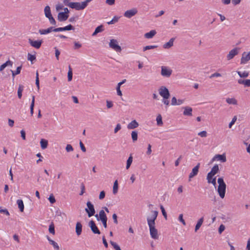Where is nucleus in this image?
<instances>
[{"label": "nucleus", "instance_id": "1", "mask_svg": "<svg viewBox=\"0 0 250 250\" xmlns=\"http://www.w3.org/2000/svg\"><path fill=\"white\" fill-rule=\"evenodd\" d=\"M92 0H85L82 2H71L67 4V6L76 10H82L84 9L88 5V3Z\"/></svg>", "mask_w": 250, "mask_h": 250}, {"label": "nucleus", "instance_id": "2", "mask_svg": "<svg viewBox=\"0 0 250 250\" xmlns=\"http://www.w3.org/2000/svg\"><path fill=\"white\" fill-rule=\"evenodd\" d=\"M155 220H147V223L149 228L150 234L154 239L158 238V230L155 228Z\"/></svg>", "mask_w": 250, "mask_h": 250}, {"label": "nucleus", "instance_id": "3", "mask_svg": "<svg viewBox=\"0 0 250 250\" xmlns=\"http://www.w3.org/2000/svg\"><path fill=\"white\" fill-rule=\"evenodd\" d=\"M217 182L219 184L217 188V191L220 197L223 199L225 196L226 185L224 182V179L222 177L219 178L218 179Z\"/></svg>", "mask_w": 250, "mask_h": 250}, {"label": "nucleus", "instance_id": "4", "mask_svg": "<svg viewBox=\"0 0 250 250\" xmlns=\"http://www.w3.org/2000/svg\"><path fill=\"white\" fill-rule=\"evenodd\" d=\"M85 211L87 213L89 218L94 216L95 213V210L94 205L90 201H87L86 203V208Z\"/></svg>", "mask_w": 250, "mask_h": 250}, {"label": "nucleus", "instance_id": "5", "mask_svg": "<svg viewBox=\"0 0 250 250\" xmlns=\"http://www.w3.org/2000/svg\"><path fill=\"white\" fill-rule=\"evenodd\" d=\"M159 94L165 99H168L170 97L168 89L165 86H162L159 89Z\"/></svg>", "mask_w": 250, "mask_h": 250}, {"label": "nucleus", "instance_id": "6", "mask_svg": "<svg viewBox=\"0 0 250 250\" xmlns=\"http://www.w3.org/2000/svg\"><path fill=\"white\" fill-rule=\"evenodd\" d=\"M172 70L169 67L166 66H161V74L162 76L166 78H169L171 75Z\"/></svg>", "mask_w": 250, "mask_h": 250}, {"label": "nucleus", "instance_id": "7", "mask_svg": "<svg viewBox=\"0 0 250 250\" xmlns=\"http://www.w3.org/2000/svg\"><path fill=\"white\" fill-rule=\"evenodd\" d=\"M109 46L110 48L117 52H120L122 51L121 47L118 44V42L115 39L110 40L109 43Z\"/></svg>", "mask_w": 250, "mask_h": 250}, {"label": "nucleus", "instance_id": "8", "mask_svg": "<svg viewBox=\"0 0 250 250\" xmlns=\"http://www.w3.org/2000/svg\"><path fill=\"white\" fill-rule=\"evenodd\" d=\"M148 207L150 212L147 219H156L158 211L156 209H153L154 208V206L151 204H149Z\"/></svg>", "mask_w": 250, "mask_h": 250}, {"label": "nucleus", "instance_id": "9", "mask_svg": "<svg viewBox=\"0 0 250 250\" xmlns=\"http://www.w3.org/2000/svg\"><path fill=\"white\" fill-rule=\"evenodd\" d=\"M28 42L32 47L36 48L39 49L42 43V40H37V41H33L31 39H28Z\"/></svg>", "mask_w": 250, "mask_h": 250}, {"label": "nucleus", "instance_id": "10", "mask_svg": "<svg viewBox=\"0 0 250 250\" xmlns=\"http://www.w3.org/2000/svg\"><path fill=\"white\" fill-rule=\"evenodd\" d=\"M89 226L90 228L92 231L95 234H100V231L96 226L95 222L91 220L89 223Z\"/></svg>", "mask_w": 250, "mask_h": 250}, {"label": "nucleus", "instance_id": "11", "mask_svg": "<svg viewBox=\"0 0 250 250\" xmlns=\"http://www.w3.org/2000/svg\"><path fill=\"white\" fill-rule=\"evenodd\" d=\"M239 50V48L237 47L231 50L227 55V58L228 60L232 59L235 56L237 55L238 54Z\"/></svg>", "mask_w": 250, "mask_h": 250}, {"label": "nucleus", "instance_id": "12", "mask_svg": "<svg viewBox=\"0 0 250 250\" xmlns=\"http://www.w3.org/2000/svg\"><path fill=\"white\" fill-rule=\"evenodd\" d=\"M250 60V51L247 53L244 52L242 53L241 59V64H245Z\"/></svg>", "mask_w": 250, "mask_h": 250}, {"label": "nucleus", "instance_id": "13", "mask_svg": "<svg viewBox=\"0 0 250 250\" xmlns=\"http://www.w3.org/2000/svg\"><path fill=\"white\" fill-rule=\"evenodd\" d=\"M71 30H74V27L71 24H69L63 27H58L55 28L54 30V32H62L64 31H69Z\"/></svg>", "mask_w": 250, "mask_h": 250}, {"label": "nucleus", "instance_id": "14", "mask_svg": "<svg viewBox=\"0 0 250 250\" xmlns=\"http://www.w3.org/2000/svg\"><path fill=\"white\" fill-rule=\"evenodd\" d=\"M200 164L198 163L197 165L192 168V171L190 173L189 175V181H190V179L197 175L199 169L200 167Z\"/></svg>", "mask_w": 250, "mask_h": 250}, {"label": "nucleus", "instance_id": "15", "mask_svg": "<svg viewBox=\"0 0 250 250\" xmlns=\"http://www.w3.org/2000/svg\"><path fill=\"white\" fill-rule=\"evenodd\" d=\"M137 13V9L136 8H133L125 11L124 13V16L128 18H130L136 15Z\"/></svg>", "mask_w": 250, "mask_h": 250}, {"label": "nucleus", "instance_id": "16", "mask_svg": "<svg viewBox=\"0 0 250 250\" xmlns=\"http://www.w3.org/2000/svg\"><path fill=\"white\" fill-rule=\"evenodd\" d=\"M220 161L222 162H225L227 161L226 157L225 154L220 155V154H216L215 155L212 159V161Z\"/></svg>", "mask_w": 250, "mask_h": 250}, {"label": "nucleus", "instance_id": "17", "mask_svg": "<svg viewBox=\"0 0 250 250\" xmlns=\"http://www.w3.org/2000/svg\"><path fill=\"white\" fill-rule=\"evenodd\" d=\"M68 15L65 14V13L63 12H59L58 15V20L59 21H64L68 19Z\"/></svg>", "mask_w": 250, "mask_h": 250}, {"label": "nucleus", "instance_id": "18", "mask_svg": "<svg viewBox=\"0 0 250 250\" xmlns=\"http://www.w3.org/2000/svg\"><path fill=\"white\" fill-rule=\"evenodd\" d=\"M54 217L56 219H63L66 218L67 216L64 212H62L60 209H58L55 212Z\"/></svg>", "mask_w": 250, "mask_h": 250}, {"label": "nucleus", "instance_id": "19", "mask_svg": "<svg viewBox=\"0 0 250 250\" xmlns=\"http://www.w3.org/2000/svg\"><path fill=\"white\" fill-rule=\"evenodd\" d=\"M55 28L54 27L51 26L45 29H40L39 32L41 35H46L52 31L54 32Z\"/></svg>", "mask_w": 250, "mask_h": 250}, {"label": "nucleus", "instance_id": "20", "mask_svg": "<svg viewBox=\"0 0 250 250\" xmlns=\"http://www.w3.org/2000/svg\"><path fill=\"white\" fill-rule=\"evenodd\" d=\"M138 126V123L134 120L132 121L130 123L128 124L127 127L129 129H133L137 128Z\"/></svg>", "mask_w": 250, "mask_h": 250}, {"label": "nucleus", "instance_id": "21", "mask_svg": "<svg viewBox=\"0 0 250 250\" xmlns=\"http://www.w3.org/2000/svg\"><path fill=\"white\" fill-rule=\"evenodd\" d=\"M238 83L240 84H243L245 87H250V80H243L240 79L238 80Z\"/></svg>", "mask_w": 250, "mask_h": 250}, {"label": "nucleus", "instance_id": "22", "mask_svg": "<svg viewBox=\"0 0 250 250\" xmlns=\"http://www.w3.org/2000/svg\"><path fill=\"white\" fill-rule=\"evenodd\" d=\"M219 171V167L218 165H215L211 168V171L208 173L209 175L212 176L215 175Z\"/></svg>", "mask_w": 250, "mask_h": 250}, {"label": "nucleus", "instance_id": "23", "mask_svg": "<svg viewBox=\"0 0 250 250\" xmlns=\"http://www.w3.org/2000/svg\"><path fill=\"white\" fill-rule=\"evenodd\" d=\"M76 233L78 236L81 234L82 232V225L79 222H78L76 225Z\"/></svg>", "mask_w": 250, "mask_h": 250}, {"label": "nucleus", "instance_id": "24", "mask_svg": "<svg viewBox=\"0 0 250 250\" xmlns=\"http://www.w3.org/2000/svg\"><path fill=\"white\" fill-rule=\"evenodd\" d=\"M184 111L183 114L185 116H192V109L191 107L189 106H186L184 107Z\"/></svg>", "mask_w": 250, "mask_h": 250}, {"label": "nucleus", "instance_id": "25", "mask_svg": "<svg viewBox=\"0 0 250 250\" xmlns=\"http://www.w3.org/2000/svg\"><path fill=\"white\" fill-rule=\"evenodd\" d=\"M175 38H171L168 42H166L163 45V47L165 49H168L172 47L173 45V42Z\"/></svg>", "mask_w": 250, "mask_h": 250}, {"label": "nucleus", "instance_id": "26", "mask_svg": "<svg viewBox=\"0 0 250 250\" xmlns=\"http://www.w3.org/2000/svg\"><path fill=\"white\" fill-rule=\"evenodd\" d=\"M156 34V31L155 30H152L149 32L146 33L144 37L146 39H151Z\"/></svg>", "mask_w": 250, "mask_h": 250}, {"label": "nucleus", "instance_id": "27", "mask_svg": "<svg viewBox=\"0 0 250 250\" xmlns=\"http://www.w3.org/2000/svg\"><path fill=\"white\" fill-rule=\"evenodd\" d=\"M46 238L48 241H49V243L51 245H53L54 249H56L57 250H59L60 249L59 245L56 242L51 239L47 235L46 236Z\"/></svg>", "mask_w": 250, "mask_h": 250}, {"label": "nucleus", "instance_id": "28", "mask_svg": "<svg viewBox=\"0 0 250 250\" xmlns=\"http://www.w3.org/2000/svg\"><path fill=\"white\" fill-rule=\"evenodd\" d=\"M104 30V26L103 25H100L96 28L94 32L93 33L92 36H95L98 33L102 32Z\"/></svg>", "mask_w": 250, "mask_h": 250}, {"label": "nucleus", "instance_id": "29", "mask_svg": "<svg viewBox=\"0 0 250 250\" xmlns=\"http://www.w3.org/2000/svg\"><path fill=\"white\" fill-rule=\"evenodd\" d=\"M17 203L18 206V208L21 212H23L24 210V204L23 201L21 199H18L17 201Z\"/></svg>", "mask_w": 250, "mask_h": 250}, {"label": "nucleus", "instance_id": "30", "mask_svg": "<svg viewBox=\"0 0 250 250\" xmlns=\"http://www.w3.org/2000/svg\"><path fill=\"white\" fill-rule=\"evenodd\" d=\"M40 144L41 148L42 149H44L46 148L48 146V141L44 139H42L40 141Z\"/></svg>", "mask_w": 250, "mask_h": 250}, {"label": "nucleus", "instance_id": "31", "mask_svg": "<svg viewBox=\"0 0 250 250\" xmlns=\"http://www.w3.org/2000/svg\"><path fill=\"white\" fill-rule=\"evenodd\" d=\"M45 16L46 18L52 15L51 13L50 7L48 5H46L44 9Z\"/></svg>", "mask_w": 250, "mask_h": 250}, {"label": "nucleus", "instance_id": "32", "mask_svg": "<svg viewBox=\"0 0 250 250\" xmlns=\"http://www.w3.org/2000/svg\"><path fill=\"white\" fill-rule=\"evenodd\" d=\"M21 68H22V65H21L20 66L17 67L16 70L15 71H14L12 70H9V71H11V72L12 73V76H13V78L15 77V76L16 75H18L20 73Z\"/></svg>", "mask_w": 250, "mask_h": 250}, {"label": "nucleus", "instance_id": "33", "mask_svg": "<svg viewBox=\"0 0 250 250\" xmlns=\"http://www.w3.org/2000/svg\"><path fill=\"white\" fill-rule=\"evenodd\" d=\"M35 96L33 95L32 96V101H31V104L30 105V113H31V116L33 115V113H34V105H35Z\"/></svg>", "mask_w": 250, "mask_h": 250}, {"label": "nucleus", "instance_id": "34", "mask_svg": "<svg viewBox=\"0 0 250 250\" xmlns=\"http://www.w3.org/2000/svg\"><path fill=\"white\" fill-rule=\"evenodd\" d=\"M24 86L21 84H20L18 89V96L19 99H21L22 97V92L23 90Z\"/></svg>", "mask_w": 250, "mask_h": 250}, {"label": "nucleus", "instance_id": "35", "mask_svg": "<svg viewBox=\"0 0 250 250\" xmlns=\"http://www.w3.org/2000/svg\"><path fill=\"white\" fill-rule=\"evenodd\" d=\"M118 181L116 180L114 182V185L113 187V194L115 195L118 192Z\"/></svg>", "mask_w": 250, "mask_h": 250}, {"label": "nucleus", "instance_id": "36", "mask_svg": "<svg viewBox=\"0 0 250 250\" xmlns=\"http://www.w3.org/2000/svg\"><path fill=\"white\" fill-rule=\"evenodd\" d=\"M131 138L133 142H135L138 140V132L136 131H133L131 132Z\"/></svg>", "mask_w": 250, "mask_h": 250}, {"label": "nucleus", "instance_id": "37", "mask_svg": "<svg viewBox=\"0 0 250 250\" xmlns=\"http://www.w3.org/2000/svg\"><path fill=\"white\" fill-rule=\"evenodd\" d=\"M238 75L239 76L240 78H247L249 76V73L247 71H244L243 72H241L240 71H237Z\"/></svg>", "mask_w": 250, "mask_h": 250}, {"label": "nucleus", "instance_id": "38", "mask_svg": "<svg viewBox=\"0 0 250 250\" xmlns=\"http://www.w3.org/2000/svg\"><path fill=\"white\" fill-rule=\"evenodd\" d=\"M132 161H133V157L132 156V155L130 154L129 157H128V159L127 160V162H126V168L127 169H128L130 167L132 163Z\"/></svg>", "mask_w": 250, "mask_h": 250}, {"label": "nucleus", "instance_id": "39", "mask_svg": "<svg viewBox=\"0 0 250 250\" xmlns=\"http://www.w3.org/2000/svg\"><path fill=\"white\" fill-rule=\"evenodd\" d=\"M69 70L67 73V77H68V81L69 82L72 81V77H73V72H72V69L70 66V65L68 67Z\"/></svg>", "mask_w": 250, "mask_h": 250}, {"label": "nucleus", "instance_id": "40", "mask_svg": "<svg viewBox=\"0 0 250 250\" xmlns=\"http://www.w3.org/2000/svg\"><path fill=\"white\" fill-rule=\"evenodd\" d=\"M226 102L229 104L236 105L237 104V100L234 98H227Z\"/></svg>", "mask_w": 250, "mask_h": 250}, {"label": "nucleus", "instance_id": "41", "mask_svg": "<svg viewBox=\"0 0 250 250\" xmlns=\"http://www.w3.org/2000/svg\"><path fill=\"white\" fill-rule=\"evenodd\" d=\"M10 72H11V71H9V70H7L5 72L2 71L1 73L2 76L1 77V79L3 80L9 77L10 76Z\"/></svg>", "mask_w": 250, "mask_h": 250}, {"label": "nucleus", "instance_id": "42", "mask_svg": "<svg viewBox=\"0 0 250 250\" xmlns=\"http://www.w3.org/2000/svg\"><path fill=\"white\" fill-rule=\"evenodd\" d=\"M99 218L100 219H107L105 211L103 209L99 211Z\"/></svg>", "mask_w": 250, "mask_h": 250}, {"label": "nucleus", "instance_id": "43", "mask_svg": "<svg viewBox=\"0 0 250 250\" xmlns=\"http://www.w3.org/2000/svg\"><path fill=\"white\" fill-rule=\"evenodd\" d=\"M157 125L161 126L163 125L162 117L160 114H159L156 118Z\"/></svg>", "mask_w": 250, "mask_h": 250}, {"label": "nucleus", "instance_id": "44", "mask_svg": "<svg viewBox=\"0 0 250 250\" xmlns=\"http://www.w3.org/2000/svg\"><path fill=\"white\" fill-rule=\"evenodd\" d=\"M49 231L50 233H52L53 235L55 234V227L53 222H52L51 224L49 225Z\"/></svg>", "mask_w": 250, "mask_h": 250}, {"label": "nucleus", "instance_id": "45", "mask_svg": "<svg viewBox=\"0 0 250 250\" xmlns=\"http://www.w3.org/2000/svg\"><path fill=\"white\" fill-rule=\"evenodd\" d=\"M119 18L117 16H114L113 19L110 21L107 22L108 24H112L117 22L119 20Z\"/></svg>", "mask_w": 250, "mask_h": 250}, {"label": "nucleus", "instance_id": "46", "mask_svg": "<svg viewBox=\"0 0 250 250\" xmlns=\"http://www.w3.org/2000/svg\"><path fill=\"white\" fill-rule=\"evenodd\" d=\"M110 243L115 250H121L119 246L115 242L110 241Z\"/></svg>", "mask_w": 250, "mask_h": 250}, {"label": "nucleus", "instance_id": "47", "mask_svg": "<svg viewBox=\"0 0 250 250\" xmlns=\"http://www.w3.org/2000/svg\"><path fill=\"white\" fill-rule=\"evenodd\" d=\"M203 220H199L198 222H197V223L195 226V231L196 232L199 229V228L202 225V224L203 223Z\"/></svg>", "mask_w": 250, "mask_h": 250}, {"label": "nucleus", "instance_id": "48", "mask_svg": "<svg viewBox=\"0 0 250 250\" xmlns=\"http://www.w3.org/2000/svg\"><path fill=\"white\" fill-rule=\"evenodd\" d=\"M36 58L35 55H32L30 53H28V55H27L28 60L32 62L33 61H35L36 60Z\"/></svg>", "mask_w": 250, "mask_h": 250}, {"label": "nucleus", "instance_id": "49", "mask_svg": "<svg viewBox=\"0 0 250 250\" xmlns=\"http://www.w3.org/2000/svg\"><path fill=\"white\" fill-rule=\"evenodd\" d=\"M47 18L48 19L51 24L56 25V21L55 19L53 17L52 15L47 17Z\"/></svg>", "mask_w": 250, "mask_h": 250}, {"label": "nucleus", "instance_id": "50", "mask_svg": "<svg viewBox=\"0 0 250 250\" xmlns=\"http://www.w3.org/2000/svg\"><path fill=\"white\" fill-rule=\"evenodd\" d=\"M156 47H157V45H147V46H145L143 48V51H145L147 50L154 49Z\"/></svg>", "mask_w": 250, "mask_h": 250}, {"label": "nucleus", "instance_id": "51", "mask_svg": "<svg viewBox=\"0 0 250 250\" xmlns=\"http://www.w3.org/2000/svg\"><path fill=\"white\" fill-rule=\"evenodd\" d=\"M160 208L161 209L163 215L164 216V218L165 219H167V212H166L164 207L162 205L160 206Z\"/></svg>", "mask_w": 250, "mask_h": 250}, {"label": "nucleus", "instance_id": "52", "mask_svg": "<svg viewBox=\"0 0 250 250\" xmlns=\"http://www.w3.org/2000/svg\"><path fill=\"white\" fill-rule=\"evenodd\" d=\"M65 150L67 152H69L73 151V148L71 145L68 144L66 146Z\"/></svg>", "mask_w": 250, "mask_h": 250}, {"label": "nucleus", "instance_id": "53", "mask_svg": "<svg viewBox=\"0 0 250 250\" xmlns=\"http://www.w3.org/2000/svg\"><path fill=\"white\" fill-rule=\"evenodd\" d=\"M48 200H49V202H50V203H51V204H54L56 202L55 198L54 195H53V194H51L49 196V197L48 198Z\"/></svg>", "mask_w": 250, "mask_h": 250}, {"label": "nucleus", "instance_id": "54", "mask_svg": "<svg viewBox=\"0 0 250 250\" xmlns=\"http://www.w3.org/2000/svg\"><path fill=\"white\" fill-rule=\"evenodd\" d=\"M55 50V57L57 60H59V55H60V51L59 50V49L55 47L54 48Z\"/></svg>", "mask_w": 250, "mask_h": 250}, {"label": "nucleus", "instance_id": "55", "mask_svg": "<svg viewBox=\"0 0 250 250\" xmlns=\"http://www.w3.org/2000/svg\"><path fill=\"white\" fill-rule=\"evenodd\" d=\"M198 135L201 137H206L207 136V132L206 131H202L199 132Z\"/></svg>", "mask_w": 250, "mask_h": 250}, {"label": "nucleus", "instance_id": "56", "mask_svg": "<svg viewBox=\"0 0 250 250\" xmlns=\"http://www.w3.org/2000/svg\"><path fill=\"white\" fill-rule=\"evenodd\" d=\"M237 120L236 116H234L233 118L232 119V121L229 123V128H231L232 125L235 123Z\"/></svg>", "mask_w": 250, "mask_h": 250}, {"label": "nucleus", "instance_id": "57", "mask_svg": "<svg viewBox=\"0 0 250 250\" xmlns=\"http://www.w3.org/2000/svg\"><path fill=\"white\" fill-rule=\"evenodd\" d=\"M222 75L220 73H217V72H216V73H214L212 74H211L210 76H209V78L210 79H212L214 77H221Z\"/></svg>", "mask_w": 250, "mask_h": 250}, {"label": "nucleus", "instance_id": "58", "mask_svg": "<svg viewBox=\"0 0 250 250\" xmlns=\"http://www.w3.org/2000/svg\"><path fill=\"white\" fill-rule=\"evenodd\" d=\"M81 191L80 193V195H82L85 192V186L83 183H82L81 185Z\"/></svg>", "mask_w": 250, "mask_h": 250}, {"label": "nucleus", "instance_id": "59", "mask_svg": "<svg viewBox=\"0 0 250 250\" xmlns=\"http://www.w3.org/2000/svg\"><path fill=\"white\" fill-rule=\"evenodd\" d=\"M225 227L223 224L221 225L218 229V232L219 234H221L222 232L225 230Z\"/></svg>", "mask_w": 250, "mask_h": 250}, {"label": "nucleus", "instance_id": "60", "mask_svg": "<svg viewBox=\"0 0 250 250\" xmlns=\"http://www.w3.org/2000/svg\"><path fill=\"white\" fill-rule=\"evenodd\" d=\"M177 100L176 98V97H172V98L171 99V104L172 105H177Z\"/></svg>", "mask_w": 250, "mask_h": 250}, {"label": "nucleus", "instance_id": "61", "mask_svg": "<svg viewBox=\"0 0 250 250\" xmlns=\"http://www.w3.org/2000/svg\"><path fill=\"white\" fill-rule=\"evenodd\" d=\"M105 193L104 190L101 191V192L100 193L99 197V199H100V200L103 199L105 197Z\"/></svg>", "mask_w": 250, "mask_h": 250}, {"label": "nucleus", "instance_id": "62", "mask_svg": "<svg viewBox=\"0 0 250 250\" xmlns=\"http://www.w3.org/2000/svg\"><path fill=\"white\" fill-rule=\"evenodd\" d=\"M121 128V125L120 124H118L116 125V126L115 127L114 129V133H116L119 130H120Z\"/></svg>", "mask_w": 250, "mask_h": 250}, {"label": "nucleus", "instance_id": "63", "mask_svg": "<svg viewBox=\"0 0 250 250\" xmlns=\"http://www.w3.org/2000/svg\"><path fill=\"white\" fill-rule=\"evenodd\" d=\"M80 146L81 150L83 152H85L86 151V148H85L84 145L83 144V143L81 141H80Z\"/></svg>", "mask_w": 250, "mask_h": 250}, {"label": "nucleus", "instance_id": "64", "mask_svg": "<svg viewBox=\"0 0 250 250\" xmlns=\"http://www.w3.org/2000/svg\"><path fill=\"white\" fill-rule=\"evenodd\" d=\"M113 104L111 101H106V106L108 108H110L113 106Z\"/></svg>", "mask_w": 250, "mask_h": 250}]
</instances>
